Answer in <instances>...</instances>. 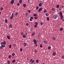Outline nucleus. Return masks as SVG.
<instances>
[{
  "mask_svg": "<svg viewBox=\"0 0 64 64\" xmlns=\"http://www.w3.org/2000/svg\"><path fill=\"white\" fill-rule=\"evenodd\" d=\"M30 21H32V19L31 18H30Z\"/></svg>",
  "mask_w": 64,
  "mask_h": 64,
  "instance_id": "55",
  "label": "nucleus"
},
{
  "mask_svg": "<svg viewBox=\"0 0 64 64\" xmlns=\"http://www.w3.org/2000/svg\"><path fill=\"white\" fill-rule=\"evenodd\" d=\"M28 12H29V13H31V10H28Z\"/></svg>",
  "mask_w": 64,
  "mask_h": 64,
  "instance_id": "37",
  "label": "nucleus"
},
{
  "mask_svg": "<svg viewBox=\"0 0 64 64\" xmlns=\"http://www.w3.org/2000/svg\"><path fill=\"white\" fill-rule=\"evenodd\" d=\"M62 8H63V7H64V6H62Z\"/></svg>",
  "mask_w": 64,
  "mask_h": 64,
  "instance_id": "62",
  "label": "nucleus"
},
{
  "mask_svg": "<svg viewBox=\"0 0 64 64\" xmlns=\"http://www.w3.org/2000/svg\"><path fill=\"white\" fill-rule=\"evenodd\" d=\"M46 16H49V14L48 13H46Z\"/></svg>",
  "mask_w": 64,
  "mask_h": 64,
  "instance_id": "29",
  "label": "nucleus"
},
{
  "mask_svg": "<svg viewBox=\"0 0 64 64\" xmlns=\"http://www.w3.org/2000/svg\"><path fill=\"white\" fill-rule=\"evenodd\" d=\"M60 15H62V13L61 12H60Z\"/></svg>",
  "mask_w": 64,
  "mask_h": 64,
  "instance_id": "42",
  "label": "nucleus"
},
{
  "mask_svg": "<svg viewBox=\"0 0 64 64\" xmlns=\"http://www.w3.org/2000/svg\"><path fill=\"white\" fill-rule=\"evenodd\" d=\"M33 61V59H31L30 60V62H32V61Z\"/></svg>",
  "mask_w": 64,
  "mask_h": 64,
  "instance_id": "20",
  "label": "nucleus"
},
{
  "mask_svg": "<svg viewBox=\"0 0 64 64\" xmlns=\"http://www.w3.org/2000/svg\"><path fill=\"white\" fill-rule=\"evenodd\" d=\"M5 21L6 23H7V22H8L7 19H6L5 20Z\"/></svg>",
  "mask_w": 64,
  "mask_h": 64,
  "instance_id": "24",
  "label": "nucleus"
},
{
  "mask_svg": "<svg viewBox=\"0 0 64 64\" xmlns=\"http://www.w3.org/2000/svg\"><path fill=\"white\" fill-rule=\"evenodd\" d=\"M7 38H8V39H10V38L9 36H7Z\"/></svg>",
  "mask_w": 64,
  "mask_h": 64,
  "instance_id": "13",
  "label": "nucleus"
},
{
  "mask_svg": "<svg viewBox=\"0 0 64 64\" xmlns=\"http://www.w3.org/2000/svg\"><path fill=\"white\" fill-rule=\"evenodd\" d=\"M58 16H57V15L55 14L53 16V18L54 19H56L57 18Z\"/></svg>",
  "mask_w": 64,
  "mask_h": 64,
  "instance_id": "1",
  "label": "nucleus"
},
{
  "mask_svg": "<svg viewBox=\"0 0 64 64\" xmlns=\"http://www.w3.org/2000/svg\"><path fill=\"white\" fill-rule=\"evenodd\" d=\"M14 2V0H12L10 2V4H13Z\"/></svg>",
  "mask_w": 64,
  "mask_h": 64,
  "instance_id": "3",
  "label": "nucleus"
},
{
  "mask_svg": "<svg viewBox=\"0 0 64 64\" xmlns=\"http://www.w3.org/2000/svg\"><path fill=\"white\" fill-rule=\"evenodd\" d=\"M63 28H61L60 29V30L61 31H62V30H63Z\"/></svg>",
  "mask_w": 64,
  "mask_h": 64,
  "instance_id": "33",
  "label": "nucleus"
},
{
  "mask_svg": "<svg viewBox=\"0 0 64 64\" xmlns=\"http://www.w3.org/2000/svg\"><path fill=\"white\" fill-rule=\"evenodd\" d=\"M40 47H41V48L42 47H43V46H42V44H40Z\"/></svg>",
  "mask_w": 64,
  "mask_h": 64,
  "instance_id": "49",
  "label": "nucleus"
},
{
  "mask_svg": "<svg viewBox=\"0 0 64 64\" xmlns=\"http://www.w3.org/2000/svg\"><path fill=\"white\" fill-rule=\"evenodd\" d=\"M23 6L24 7H26V4H23Z\"/></svg>",
  "mask_w": 64,
  "mask_h": 64,
  "instance_id": "10",
  "label": "nucleus"
},
{
  "mask_svg": "<svg viewBox=\"0 0 64 64\" xmlns=\"http://www.w3.org/2000/svg\"><path fill=\"white\" fill-rule=\"evenodd\" d=\"M62 59H64V56H62Z\"/></svg>",
  "mask_w": 64,
  "mask_h": 64,
  "instance_id": "53",
  "label": "nucleus"
},
{
  "mask_svg": "<svg viewBox=\"0 0 64 64\" xmlns=\"http://www.w3.org/2000/svg\"><path fill=\"white\" fill-rule=\"evenodd\" d=\"M33 41L34 43L35 44H37V42H36V40L35 39H34L33 40Z\"/></svg>",
  "mask_w": 64,
  "mask_h": 64,
  "instance_id": "4",
  "label": "nucleus"
},
{
  "mask_svg": "<svg viewBox=\"0 0 64 64\" xmlns=\"http://www.w3.org/2000/svg\"><path fill=\"white\" fill-rule=\"evenodd\" d=\"M3 47H5V46H1L0 48L1 49H3Z\"/></svg>",
  "mask_w": 64,
  "mask_h": 64,
  "instance_id": "7",
  "label": "nucleus"
},
{
  "mask_svg": "<svg viewBox=\"0 0 64 64\" xmlns=\"http://www.w3.org/2000/svg\"><path fill=\"white\" fill-rule=\"evenodd\" d=\"M60 18H63V16L62 15H60Z\"/></svg>",
  "mask_w": 64,
  "mask_h": 64,
  "instance_id": "23",
  "label": "nucleus"
},
{
  "mask_svg": "<svg viewBox=\"0 0 64 64\" xmlns=\"http://www.w3.org/2000/svg\"><path fill=\"white\" fill-rule=\"evenodd\" d=\"M35 52H36V53H37V51H34Z\"/></svg>",
  "mask_w": 64,
  "mask_h": 64,
  "instance_id": "61",
  "label": "nucleus"
},
{
  "mask_svg": "<svg viewBox=\"0 0 64 64\" xmlns=\"http://www.w3.org/2000/svg\"><path fill=\"white\" fill-rule=\"evenodd\" d=\"M17 6H19V3H18L17 4Z\"/></svg>",
  "mask_w": 64,
  "mask_h": 64,
  "instance_id": "56",
  "label": "nucleus"
},
{
  "mask_svg": "<svg viewBox=\"0 0 64 64\" xmlns=\"http://www.w3.org/2000/svg\"><path fill=\"white\" fill-rule=\"evenodd\" d=\"M46 19L47 21H49V18L48 17Z\"/></svg>",
  "mask_w": 64,
  "mask_h": 64,
  "instance_id": "15",
  "label": "nucleus"
},
{
  "mask_svg": "<svg viewBox=\"0 0 64 64\" xmlns=\"http://www.w3.org/2000/svg\"><path fill=\"white\" fill-rule=\"evenodd\" d=\"M36 9H37V10H38L39 9V7L38 6L36 7Z\"/></svg>",
  "mask_w": 64,
  "mask_h": 64,
  "instance_id": "43",
  "label": "nucleus"
},
{
  "mask_svg": "<svg viewBox=\"0 0 64 64\" xmlns=\"http://www.w3.org/2000/svg\"><path fill=\"white\" fill-rule=\"evenodd\" d=\"M35 24L36 25H38V23L37 22H36L35 23Z\"/></svg>",
  "mask_w": 64,
  "mask_h": 64,
  "instance_id": "44",
  "label": "nucleus"
},
{
  "mask_svg": "<svg viewBox=\"0 0 64 64\" xmlns=\"http://www.w3.org/2000/svg\"><path fill=\"white\" fill-rule=\"evenodd\" d=\"M13 18V13H12V16H10V18L12 20Z\"/></svg>",
  "mask_w": 64,
  "mask_h": 64,
  "instance_id": "5",
  "label": "nucleus"
},
{
  "mask_svg": "<svg viewBox=\"0 0 64 64\" xmlns=\"http://www.w3.org/2000/svg\"><path fill=\"white\" fill-rule=\"evenodd\" d=\"M51 46H48V49H50L51 48Z\"/></svg>",
  "mask_w": 64,
  "mask_h": 64,
  "instance_id": "14",
  "label": "nucleus"
},
{
  "mask_svg": "<svg viewBox=\"0 0 64 64\" xmlns=\"http://www.w3.org/2000/svg\"><path fill=\"white\" fill-rule=\"evenodd\" d=\"M40 24H41V25H43V23L42 22V23H40Z\"/></svg>",
  "mask_w": 64,
  "mask_h": 64,
  "instance_id": "50",
  "label": "nucleus"
},
{
  "mask_svg": "<svg viewBox=\"0 0 64 64\" xmlns=\"http://www.w3.org/2000/svg\"><path fill=\"white\" fill-rule=\"evenodd\" d=\"M42 6V4H41V3H40L39 4V6H40V7H41V6Z\"/></svg>",
  "mask_w": 64,
  "mask_h": 64,
  "instance_id": "17",
  "label": "nucleus"
},
{
  "mask_svg": "<svg viewBox=\"0 0 64 64\" xmlns=\"http://www.w3.org/2000/svg\"><path fill=\"white\" fill-rule=\"evenodd\" d=\"M59 10H61V8L60 7V8H59Z\"/></svg>",
  "mask_w": 64,
  "mask_h": 64,
  "instance_id": "54",
  "label": "nucleus"
},
{
  "mask_svg": "<svg viewBox=\"0 0 64 64\" xmlns=\"http://www.w3.org/2000/svg\"><path fill=\"white\" fill-rule=\"evenodd\" d=\"M23 32H22L21 33V35H23Z\"/></svg>",
  "mask_w": 64,
  "mask_h": 64,
  "instance_id": "58",
  "label": "nucleus"
},
{
  "mask_svg": "<svg viewBox=\"0 0 64 64\" xmlns=\"http://www.w3.org/2000/svg\"><path fill=\"white\" fill-rule=\"evenodd\" d=\"M26 44H27L26 43H24V46H26Z\"/></svg>",
  "mask_w": 64,
  "mask_h": 64,
  "instance_id": "21",
  "label": "nucleus"
},
{
  "mask_svg": "<svg viewBox=\"0 0 64 64\" xmlns=\"http://www.w3.org/2000/svg\"><path fill=\"white\" fill-rule=\"evenodd\" d=\"M26 35H27V32H26L25 33Z\"/></svg>",
  "mask_w": 64,
  "mask_h": 64,
  "instance_id": "60",
  "label": "nucleus"
},
{
  "mask_svg": "<svg viewBox=\"0 0 64 64\" xmlns=\"http://www.w3.org/2000/svg\"><path fill=\"white\" fill-rule=\"evenodd\" d=\"M28 15H29V14H28V13H27V12L26 13V16H27Z\"/></svg>",
  "mask_w": 64,
  "mask_h": 64,
  "instance_id": "19",
  "label": "nucleus"
},
{
  "mask_svg": "<svg viewBox=\"0 0 64 64\" xmlns=\"http://www.w3.org/2000/svg\"><path fill=\"white\" fill-rule=\"evenodd\" d=\"M30 18L32 19H33V18L32 16L30 17Z\"/></svg>",
  "mask_w": 64,
  "mask_h": 64,
  "instance_id": "48",
  "label": "nucleus"
},
{
  "mask_svg": "<svg viewBox=\"0 0 64 64\" xmlns=\"http://www.w3.org/2000/svg\"><path fill=\"white\" fill-rule=\"evenodd\" d=\"M3 8L2 7L1 8H0V10H3Z\"/></svg>",
  "mask_w": 64,
  "mask_h": 64,
  "instance_id": "51",
  "label": "nucleus"
},
{
  "mask_svg": "<svg viewBox=\"0 0 64 64\" xmlns=\"http://www.w3.org/2000/svg\"><path fill=\"white\" fill-rule=\"evenodd\" d=\"M37 18H38V17H37V16H36L34 18L35 19H36V20Z\"/></svg>",
  "mask_w": 64,
  "mask_h": 64,
  "instance_id": "34",
  "label": "nucleus"
},
{
  "mask_svg": "<svg viewBox=\"0 0 64 64\" xmlns=\"http://www.w3.org/2000/svg\"><path fill=\"white\" fill-rule=\"evenodd\" d=\"M59 7V5H57L56 6V8H58Z\"/></svg>",
  "mask_w": 64,
  "mask_h": 64,
  "instance_id": "30",
  "label": "nucleus"
},
{
  "mask_svg": "<svg viewBox=\"0 0 64 64\" xmlns=\"http://www.w3.org/2000/svg\"><path fill=\"white\" fill-rule=\"evenodd\" d=\"M12 56H15V54L14 53H13L12 54Z\"/></svg>",
  "mask_w": 64,
  "mask_h": 64,
  "instance_id": "31",
  "label": "nucleus"
},
{
  "mask_svg": "<svg viewBox=\"0 0 64 64\" xmlns=\"http://www.w3.org/2000/svg\"><path fill=\"white\" fill-rule=\"evenodd\" d=\"M15 62V60H13L12 61V63H14Z\"/></svg>",
  "mask_w": 64,
  "mask_h": 64,
  "instance_id": "35",
  "label": "nucleus"
},
{
  "mask_svg": "<svg viewBox=\"0 0 64 64\" xmlns=\"http://www.w3.org/2000/svg\"><path fill=\"white\" fill-rule=\"evenodd\" d=\"M33 31V30H32V28H31L30 29V32H32V31Z\"/></svg>",
  "mask_w": 64,
  "mask_h": 64,
  "instance_id": "41",
  "label": "nucleus"
},
{
  "mask_svg": "<svg viewBox=\"0 0 64 64\" xmlns=\"http://www.w3.org/2000/svg\"><path fill=\"white\" fill-rule=\"evenodd\" d=\"M46 10H47L46 9L44 10V13H46V12H47Z\"/></svg>",
  "mask_w": 64,
  "mask_h": 64,
  "instance_id": "22",
  "label": "nucleus"
},
{
  "mask_svg": "<svg viewBox=\"0 0 64 64\" xmlns=\"http://www.w3.org/2000/svg\"><path fill=\"white\" fill-rule=\"evenodd\" d=\"M18 14V13L17 12H16L15 14V15L16 16H17Z\"/></svg>",
  "mask_w": 64,
  "mask_h": 64,
  "instance_id": "26",
  "label": "nucleus"
},
{
  "mask_svg": "<svg viewBox=\"0 0 64 64\" xmlns=\"http://www.w3.org/2000/svg\"><path fill=\"white\" fill-rule=\"evenodd\" d=\"M43 10V8H40L38 10V12H40V11H42V10Z\"/></svg>",
  "mask_w": 64,
  "mask_h": 64,
  "instance_id": "2",
  "label": "nucleus"
},
{
  "mask_svg": "<svg viewBox=\"0 0 64 64\" xmlns=\"http://www.w3.org/2000/svg\"><path fill=\"white\" fill-rule=\"evenodd\" d=\"M34 27L35 28H36V27H37V25L36 24L34 26Z\"/></svg>",
  "mask_w": 64,
  "mask_h": 64,
  "instance_id": "40",
  "label": "nucleus"
},
{
  "mask_svg": "<svg viewBox=\"0 0 64 64\" xmlns=\"http://www.w3.org/2000/svg\"><path fill=\"white\" fill-rule=\"evenodd\" d=\"M53 56H55L56 55V53L55 52H53Z\"/></svg>",
  "mask_w": 64,
  "mask_h": 64,
  "instance_id": "11",
  "label": "nucleus"
},
{
  "mask_svg": "<svg viewBox=\"0 0 64 64\" xmlns=\"http://www.w3.org/2000/svg\"><path fill=\"white\" fill-rule=\"evenodd\" d=\"M12 24H11L9 26V28H12Z\"/></svg>",
  "mask_w": 64,
  "mask_h": 64,
  "instance_id": "8",
  "label": "nucleus"
},
{
  "mask_svg": "<svg viewBox=\"0 0 64 64\" xmlns=\"http://www.w3.org/2000/svg\"><path fill=\"white\" fill-rule=\"evenodd\" d=\"M34 62H35V60H32V64H33V63H34Z\"/></svg>",
  "mask_w": 64,
  "mask_h": 64,
  "instance_id": "9",
  "label": "nucleus"
},
{
  "mask_svg": "<svg viewBox=\"0 0 64 64\" xmlns=\"http://www.w3.org/2000/svg\"><path fill=\"white\" fill-rule=\"evenodd\" d=\"M35 46H36V47H37V44H36Z\"/></svg>",
  "mask_w": 64,
  "mask_h": 64,
  "instance_id": "59",
  "label": "nucleus"
},
{
  "mask_svg": "<svg viewBox=\"0 0 64 64\" xmlns=\"http://www.w3.org/2000/svg\"><path fill=\"white\" fill-rule=\"evenodd\" d=\"M14 46H16V44H14Z\"/></svg>",
  "mask_w": 64,
  "mask_h": 64,
  "instance_id": "57",
  "label": "nucleus"
},
{
  "mask_svg": "<svg viewBox=\"0 0 64 64\" xmlns=\"http://www.w3.org/2000/svg\"><path fill=\"white\" fill-rule=\"evenodd\" d=\"M34 16H37V14H33Z\"/></svg>",
  "mask_w": 64,
  "mask_h": 64,
  "instance_id": "27",
  "label": "nucleus"
},
{
  "mask_svg": "<svg viewBox=\"0 0 64 64\" xmlns=\"http://www.w3.org/2000/svg\"><path fill=\"white\" fill-rule=\"evenodd\" d=\"M29 1H30V0H28V2H29Z\"/></svg>",
  "mask_w": 64,
  "mask_h": 64,
  "instance_id": "64",
  "label": "nucleus"
},
{
  "mask_svg": "<svg viewBox=\"0 0 64 64\" xmlns=\"http://www.w3.org/2000/svg\"><path fill=\"white\" fill-rule=\"evenodd\" d=\"M52 11H54L55 10V8H52Z\"/></svg>",
  "mask_w": 64,
  "mask_h": 64,
  "instance_id": "39",
  "label": "nucleus"
},
{
  "mask_svg": "<svg viewBox=\"0 0 64 64\" xmlns=\"http://www.w3.org/2000/svg\"><path fill=\"white\" fill-rule=\"evenodd\" d=\"M28 3L29 4H30V2H28Z\"/></svg>",
  "mask_w": 64,
  "mask_h": 64,
  "instance_id": "63",
  "label": "nucleus"
},
{
  "mask_svg": "<svg viewBox=\"0 0 64 64\" xmlns=\"http://www.w3.org/2000/svg\"><path fill=\"white\" fill-rule=\"evenodd\" d=\"M8 64H10V61H8Z\"/></svg>",
  "mask_w": 64,
  "mask_h": 64,
  "instance_id": "46",
  "label": "nucleus"
},
{
  "mask_svg": "<svg viewBox=\"0 0 64 64\" xmlns=\"http://www.w3.org/2000/svg\"><path fill=\"white\" fill-rule=\"evenodd\" d=\"M11 56L10 55V56H9L8 58H11Z\"/></svg>",
  "mask_w": 64,
  "mask_h": 64,
  "instance_id": "52",
  "label": "nucleus"
},
{
  "mask_svg": "<svg viewBox=\"0 0 64 64\" xmlns=\"http://www.w3.org/2000/svg\"><path fill=\"white\" fill-rule=\"evenodd\" d=\"M3 43L4 45L6 44V42L5 41H4L3 42Z\"/></svg>",
  "mask_w": 64,
  "mask_h": 64,
  "instance_id": "16",
  "label": "nucleus"
},
{
  "mask_svg": "<svg viewBox=\"0 0 64 64\" xmlns=\"http://www.w3.org/2000/svg\"><path fill=\"white\" fill-rule=\"evenodd\" d=\"M23 37L24 38H26V36H25V35H24L23 36Z\"/></svg>",
  "mask_w": 64,
  "mask_h": 64,
  "instance_id": "38",
  "label": "nucleus"
},
{
  "mask_svg": "<svg viewBox=\"0 0 64 64\" xmlns=\"http://www.w3.org/2000/svg\"><path fill=\"white\" fill-rule=\"evenodd\" d=\"M36 62L37 63H38V62H39V61L38 60H36Z\"/></svg>",
  "mask_w": 64,
  "mask_h": 64,
  "instance_id": "32",
  "label": "nucleus"
},
{
  "mask_svg": "<svg viewBox=\"0 0 64 64\" xmlns=\"http://www.w3.org/2000/svg\"><path fill=\"white\" fill-rule=\"evenodd\" d=\"M44 44H46V41L45 40H44Z\"/></svg>",
  "mask_w": 64,
  "mask_h": 64,
  "instance_id": "25",
  "label": "nucleus"
},
{
  "mask_svg": "<svg viewBox=\"0 0 64 64\" xmlns=\"http://www.w3.org/2000/svg\"><path fill=\"white\" fill-rule=\"evenodd\" d=\"M12 47V46L11 45H10L9 48H11Z\"/></svg>",
  "mask_w": 64,
  "mask_h": 64,
  "instance_id": "36",
  "label": "nucleus"
},
{
  "mask_svg": "<svg viewBox=\"0 0 64 64\" xmlns=\"http://www.w3.org/2000/svg\"><path fill=\"white\" fill-rule=\"evenodd\" d=\"M52 39L53 40H55L56 39V38H55L54 37H52Z\"/></svg>",
  "mask_w": 64,
  "mask_h": 64,
  "instance_id": "12",
  "label": "nucleus"
},
{
  "mask_svg": "<svg viewBox=\"0 0 64 64\" xmlns=\"http://www.w3.org/2000/svg\"><path fill=\"white\" fill-rule=\"evenodd\" d=\"M20 51H22V48H21L20 49Z\"/></svg>",
  "mask_w": 64,
  "mask_h": 64,
  "instance_id": "47",
  "label": "nucleus"
},
{
  "mask_svg": "<svg viewBox=\"0 0 64 64\" xmlns=\"http://www.w3.org/2000/svg\"><path fill=\"white\" fill-rule=\"evenodd\" d=\"M35 32H33L32 34V36H34V35H35Z\"/></svg>",
  "mask_w": 64,
  "mask_h": 64,
  "instance_id": "18",
  "label": "nucleus"
},
{
  "mask_svg": "<svg viewBox=\"0 0 64 64\" xmlns=\"http://www.w3.org/2000/svg\"><path fill=\"white\" fill-rule=\"evenodd\" d=\"M28 25H29V24L28 23L26 24V25L27 26H28Z\"/></svg>",
  "mask_w": 64,
  "mask_h": 64,
  "instance_id": "45",
  "label": "nucleus"
},
{
  "mask_svg": "<svg viewBox=\"0 0 64 64\" xmlns=\"http://www.w3.org/2000/svg\"><path fill=\"white\" fill-rule=\"evenodd\" d=\"M1 44L2 45V46H4L5 47V44H4L3 42H2L1 43Z\"/></svg>",
  "mask_w": 64,
  "mask_h": 64,
  "instance_id": "6",
  "label": "nucleus"
},
{
  "mask_svg": "<svg viewBox=\"0 0 64 64\" xmlns=\"http://www.w3.org/2000/svg\"><path fill=\"white\" fill-rule=\"evenodd\" d=\"M22 2V0H20V1H19V3H21Z\"/></svg>",
  "mask_w": 64,
  "mask_h": 64,
  "instance_id": "28",
  "label": "nucleus"
}]
</instances>
